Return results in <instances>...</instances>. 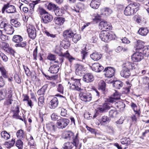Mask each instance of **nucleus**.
Returning <instances> with one entry per match:
<instances>
[{
	"label": "nucleus",
	"instance_id": "nucleus-1",
	"mask_svg": "<svg viewBox=\"0 0 149 149\" xmlns=\"http://www.w3.org/2000/svg\"><path fill=\"white\" fill-rule=\"evenodd\" d=\"M78 134H76L75 136L73 137L72 142H67L63 145L62 148L64 149H80L81 144L79 142L78 138Z\"/></svg>",
	"mask_w": 149,
	"mask_h": 149
},
{
	"label": "nucleus",
	"instance_id": "nucleus-2",
	"mask_svg": "<svg viewBox=\"0 0 149 149\" xmlns=\"http://www.w3.org/2000/svg\"><path fill=\"white\" fill-rule=\"evenodd\" d=\"M68 83L70 84V87L73 90L78 91H80L81 90L80 79L72 78L71 80L68 82Z\"/></svg>",
	"mask_w": 149,
	"mask_h": 149
},
{
	"label": "nucleus",
	"instance_id": "nucleus-3",
	"mask_svg": "<svg viewBox=\"0 0 149 149\" xmlns=\"http://www.w3.org/2000/svg\"><path fill=\"white\" fill-rule=\"evenodd\" d=\"M99 37L102 41L108 42L110 40L115 39V36L109 33L106 31H101L99 34Z\"/></svg>",
	"mask_w": 149,
	"mask_h": 149
},
{
	"label": "nucleus",
	"instance_id": "nucleus-4",
	"mask_svg": "<svg viewBox=\"0 0 149 149\" xmlns=\"http://www.w3.org/2000/svg\"><path fill=\"white\" fill-rule=\"evenodd\" d=\"M5 12L8 13H12L16 12V10L14 6L8 3L3 5L2 9L3 13H4Z\"/></svg>",
	"mask_w": 149,
	"mask_h": 149
},
{
	"label": "nucleus",
	"instance_id": "nucleus-5",
	"mask_svg": "<svg viewBox=\"0 0 149 149\" xmlns=\"http://www.w3.org/2000/svg\"><path fill=\"white\" fill-rule=\"evenodd\" d=\"M22 38L19 35H15L13 38V41L17 43L15 45V47H23L26 45V41L22 42Z\"/></svg>",
	"mask_w": 149,
	"mask_h": 149
},
{
	"label": "nucleus",
	"instance_id": "nucleus-6",
	"mask_svg": "<svg viewBox=\"0 0 149 149\" xmlns=\"http://www.w3.org/2000/svg\"><path fill=\"white\" fill-rule=\"evenodd\" d=\"M70 120L67 118H61L58 120L56 126L59 129L65 128L69 124Z\"/></svg>",
	"mask_w": 149,
	"mask_h": 149
},
{
	"label": "nucleus",
	"instance_id": "nucleus-7",
	"mask_svg": "<svg viewBox=\"0 0 149 149\" xmlns=\"http://www.w3.org/2000/svg\"><path fill=\"white\" fill-rule=\"evenodd\" d=\"M79 96L81 100L84 102H90L92 99L91 94L89 93H84L81 92L79 94Z\"/></svg>",
	"mask_w": 149,
	"mask_h": 149
},
{
	"label": "nucleus",
	"instance_id": "nucleus-8",
	"mask_svg": "<svg viewBox=\"0 0 149 149\" xmlns=\"http://www.w3.org/2000/svg\"><path fill=\"white\" fill-rule=\"evenodd\" d=\"M115 70L113 67H109L105 68L103 72L105 76L108 78H111L114 75Z\"/></svg>",
	"mask_w": 149,
	"mask_h": 149
},
{
	"label": "nucleus",
	"instance_id": "nucleus-9",
	"mask_svg": "<svg viewBox=\"0 0 149 149\" xmlns=\"http://www.w3.org/2000/svg\"><path fill=\"white\" fill-rule=\"evenodd\" d=\"M123 68L130 71L131 70L138 69V66L137 64L132 63L129 61H126L123 64Z\"/></svg>",
	"mask_w": 149,
	"mask_h": 149
},
{
	"label": "nucleus",
	"instance_id": "nucleus-10",
	"mask_svg": "<svg viewBox=\"0 0 149 149\" xmlns=\"http://www.w3.org/2000/svg\"><path fill=\"white\" fill-rule=\"evenodd\" d=\"M143 58V55L141 52H137L134 53L131 57L132 61L135 62H139Z\"/></svg>",
	"mask_w": 149,
	"mask_h": 149
},
{
	"label": "nucleus",
	"instance_id": "nucleus-11",
	"mask_svg": "<svg viewBox=\"0 0 149 149\" xmlns=\"http://www.w3.org/2000/svg\"><path fill=\"white\" fill-rule=\"evenodd\" d=\"M99 26L103 31H106L107 29H110L111 28V24L105 21H102L99 24Z\"/></svg>",
	"mask_w": 149,
	"mask_h": 149
},
{
	"label": "nucleus",
	"instance_id": "nucleus-12",
	"mask_svg": "<svg viewBox=\"0 0 149 149\" xmlns=\"http://www.w3.org/2000/svg\"><path fill=\"white\" fill-rule=\"evenodd\" d=\"M84 5L83 4L79 3L72 8V9L73 12L79 13L81 12L83 9L84 8Z\"/></svg>",
	"mask_w": 149,
	"mask_h": 149
},
{
	"label": "nucleus",
	"instance_id": "nucleus-13",
	"mask_svg": "<svg viewBox=\"0 0 149 149\" xmlns=\"http://www.w3.org/2000/svg\"><path fill=\"white\" fill-rule=\"evenodd\" d=\"M27 30L30 38L34 39L36 36V30L35 27L33 26H30Z\"/></svg>",
	"mask_w": 149,
	"mask_h": 149
},
{
	"label": "nucleus",
	"instance_id": "nucleus-14",
	"mask_svg": "<svg viewBox=\"0 0 149 149\" xmlns=\"http://www.w3.org/2000/svg\"><path fill=\"white\" fill-rule=\"evenodd\" d=\"M94 80V77L91 73H86L85 74L83 78V80L86 83L91 82L93 81Z\"/></svg>",
	"mask_w": 149,
	"mask_h": 149
},
{
	"label": "nucleus",
	"instance_id": "nucleus-15",
	"mask_svg": "<svg viewBox=\"0 0 149 149\" xmlns=\"http://www.w3.org/2000/svg\"><path fill=\"white\" fill-rule=\"evenodd\" d=\"M77 68L75 73L77 75L81 76L82 75L83 71H84L85 68L84 66L81 64H77L76 65Z\"/></svg>",
	"mask_w": 149,
	"mask_h": 149
},
{
	"label": "nucleus",
	"instance_id": "nucleus-16",
	"mask_svg": "<svg viewBox=\"0 0 149 149\" xmlns=\"http://www.w3.org/2000/svg\"><path fill=\"white\" fill-rule=\"evenodd\" d=\"M52 16L49 14L48 13L43 15L42 17V20L43 22L45 24H47L51 22L53 19Z\"/></svg>",
	"mask_w": 149,
	"mask_h": 149
},
{
	"label": "nucleus",
	"instance_id": "nucleus-17",
	"mask_svg": "<svg viewBox=\"0 0 149 149\" xmlns=\"http://www.w3.org/2000/svg\"><path fill=\"white\" fill-rule=\"evenodd\" d=\"M58 99L56 97H54L50 101L49 106L51 109H54L58 106Z\"/></svg>",
	"mask_w": 149,
	"mask_h": 149
},
{
	"label": "nucleus",
	"instance_id": "nucleus-18",
	"mask_svg": "<svg viewBox=\"0 0 149 149\" xmlns=\"http://www.w3.org/2000/svg\"><path fill=\"white\" fill-rule=\"evenodd\" d=\"M92 70L96 72H100L103 70L104 67L98 63H94L91 67Z\"/></svg>",
	"mask_w": 149,
	"mask_h": 149
},
{
	"label": "nucleus",
	"instance_id": "nucleus-19",
	"mask_svg": "<svg viewBox=\"0 0 149 149\" xmlns=\"http://www.w3.org/2000/svg\"><path fill=\"white\" fill-rule=\"evenodd\" d=\"M74 32L71 29H70L65 31L63 33V36L65 38L67 39L72 38Z\"/></svg>",
	"mask_w": 149,
	"mask_h": 149
},
{
	"label": "nucleus",
	"instance_id": "nucleus-20",
	"mask_svg": "<svg viewBox=\"0 0 149 149\" xmlns=\"http://www.w3.org/2000/svg\"><path fill=\"white\" fill-rule=\"evenodd\" d=\"M110 107L107 103H104L102 106H99L98 109L99 111L101 113H104L106 111L110 109Z\"/></svg>",
	"mask_w": 149,
	"mask_h": 149
},
{
	"label": "nucleus",
	"instance_id": "nucleus-21",
	"mask_svg": "<svg viewBox=\"0 0 149 149\" xmlns=\"http://www.w3.org/2000/svg\"><path fill=\"white\" fill-rule=\"evenodd\" d=\"M59 69V66L58 65H52L50 66L48 71L51 73L56 74L58 72Z\"/></svg>",
	"mask_w": 149,
	"mask_h": 149
},
{
	"label": "nucleus",
	"instance_id": "nucleus-22",
	"mask_svg": "<svg viewBox=\"0 0 149 149\" xmlns=\"http://www.w3.org/2000/svg\"><path fill=\"white\" fill-rule=\"evenodd\" d=\"M124 13L127 16L132 15L135 13L129 5L125 8Z\"/></svg>",
	"mask_w": 149,
	"mask_h": 149
},
{
	"label": "nucleus",
	"instance_id": "nucleus-23",
	"mask_svg": "<svg viewBox=\"0 0 149 149\" xmlns=\"http://www.w3.org/2000/svg\"><path fill=\"white\" fill-rule=\"evenodd\" d=\"M4 30L5 31L7 34H12L14 30L13 26L11 25L8 24L5 28L4 29Z\"/></svg>",
	"mask_w": 149,
	"mask_h": 149
},
{
	"label": "nucleus",
	"instance_id": "nucleus-24",
	"mask_svg": "<svg viewBox=\"0 0 149 149\" xmlns=\"http://www.w3.org/2000/svg\"><path fill=\"white\" fill-rule=\"evenodd\" d=\"M57 128V126H56L55 124L53 122H50L47 124V129L52 132H55Z\"/></svg>",
	"mask_w": 149,
	"mask_h": 149
},
{
	"label": "nucleus",
	"instance_id": "nucleus-25",
	"mask_svg": "<svg viewBox=\"0 0 149 149\" xmlns=\"http://www.w3.org/2000/svg\"><path fill=\"white\" fill-rule=\"evenodd\" d=\"M123 69L120 72V75L125 78H128L130 75V71L123 68Z\"/></svg>",
	"mask_w": 149,
	"mask_h": 149
},
{
	"label": "nucleus",
	"instance_id": "nucleus-26",
	"mask_svg": "<svg viewBox=\"0 0 149 149\" xmlns=\"http://www.w3.org/2000/svg\"><path fill=\"white\" fill-rule=\"evenodd\" d=\"M19 111V107L17 105L16 107L13 110L14 114L13 115V117L23 121V119L18 114Z\"/></svg>",
	"mask_w": 149,
	"mask_h": 149
},
{
	"label": "nucleus",
	"instance_id": "nucleus-27",
	"mask_svg": "<svg viewBox=\"0 0 149 149\" xmlns=\"http://www.w3.org/2000/svg\"><path fill=\"white\" fill-rule=\"evenodd\" d=\"M102 13H101V15L105 16H109L112 12V10L108 8H105L102 9Z\"/></svg>",
	"mask_w": 149,
	"mask_h": 149
},
{
	"label": "nucleus",
	"instance_id": "nucleus-28",
	"mask_svg": "<svg viewBox=\"0 0 149 149\" xmlns=\"http://www.w3.org/2000/svg\"><path fill=\"white\" fill-rule=\"evenodd\" d=\"M90 56L93 60L97 61L101 58L102 55L100 53L95 52L91 54Z\"/></svg>",
	"mask_w": 149,
	"mask_h": 149
},
{
	"label": "nucleus",
	"instance_id": "nucleus-29",
	"mask_svg": "<svg viewBox=\"0 0 149 149\" xmlns=\"http://www.w3.org/2000/svg\"><path fill=\"white\" fill-rule=\"evenodd\" d=\"M144 43L143 42L140 40H138L136 43V44L135 45L134 47L136 48V50H141L144 46Z\"/></svg>",
	"mask_w": 149,
	"mask_h": 149
},
{
	"label": "nucleus",
	"instance_id": "nucleus-30",
	"mask_svg": "<svg viewBox=\"0 0 149 149\" xmlns=\"http://www.w3.org/2000/svg\"><path fill=\"white\" fill-rule=\"evenodd\" d=\"M100 0H92L90 3L91 7L95 9L98 8L100 5Z\"/></svg>",
	"mask_w": 149,
	"mask_h": 149
},
{
	"label": "nucleus",
	"instance_id": "nucleus-31",
	"mask_svg": "<svg viewBox=\"0 0 149 149\" xmlns=\"http://www.w3.org/2000/svg\"><path fill=\"white\" fill-rule=\"evenodd\" d=\"M136 13L139 9L140 5L137 2H133L129 4Z\"/></svg>",
	"mask_w": 149,
	"mask_h": 149
},
{
	"label": "nucleus",
	"instance_id": "nucleus-32",
	"mask_svg": "<svg viewBox=\"0 0 149 149\" xmlns=\"http://www.w3.org/2000/svg\"><path fill=\"white\" fill-rule=\"evenodd\" d=\"M12 95L11 93H10L8 95V97L4 102V104L5 105L9 106L12 104V102L13 101L12 99Z\"/></svg>",
	"mask_w": 149,
	"mask_h": 149
},
{
	"label": "nucleus",
	"instance_id": "nucleus-33",
	"mask_svg": "<svg viewBox=\"0 0 149 149\" xmlns=\"http://www.w3.org/2000/svg\"><path fill=\"white\" fill-rule=\"evenodd\" d=\"M55 23L58 25H62L65 22V19L60 17H55L54 19Z\"/></svg>",
	"mask_w": 149,
	"mask_h": 149
},
{
	"label": "nucleus",
	"instance_id": "nucleus-34",
	"mask_svg": "<svg viewBox=\"0 0 149 149\" xmlns=\"http://www.w3.org/2000/svg\"><path fill=\"white\" fill-rule=\"evenodd\" d=\"M47 87L48 84H46L44 85L41 89L38 91L37 92V94L39 95H44Z\"/></svg>",
	"mask_w": 149,
	"mask_h": 149
},
{
	"label": "nucleus",
	"instance_id": "nucleus-35",
	"mask_svg": "<svg viewBox=\"0 0 149 149\" xmlns=\"http://www.w3.org/2000/svg\"><path fill=\"white\" fill-rule=\"evenodd\" d=\"M148 30L147 28H141L138 31V33L142 36H145L147 34Z\"/></svg>",
	"mask_w": 149,
	"mask_h": 149
},
{
	"label": "nucleus",
	"instance_id": "nucleus-36",
	"mask_svg": "<svg viewBox=\"0 0 149 149\" xmlns=\"http://www.w3.org/2000/svg\"><path fill=\"white\" fill-rule=\"evenodd\" d=\"M8 24L6 20L5 19H3L0 20V29H3L5 28Z\"/></svg>",
	"mask_w": 149,
	"mask_h": 149
},
{
	"label": "nucleus",
	"instance_id": "nucleus-37",
	"mask_svg": "<svg viewBox=\"0 0 149 149\" xmlns=\"http://www.w3.org/2000/svg\"><path fill=\"white\" fill-rule=\"evenodd\" d=\"M16 135L18 138L20 139H22L25 138V135L23 130H20L16 133Z\"/></svg>",
	"mask_w": 149,
	"mask_h": 149
},
{
	"label": "nucleus",
	"instance_id": "nucleus-38",
	"mask_svg": "<svg viewBox=\"0 0 149 149\" xmlns=\"http://www.w3.org/2000/svg\"><path fill=\"white\" fill-rule=\"evenodd\" d=\"M1 138L5 140H7L10 138V135L6 131H2L1 133Z\"/></svg>",
	"mask_w": 149,
	"mask_h": 149
},
{
	"label": "nucleus",
	"instance_id": "nucleus-39",
	"mask_svg": "<svg viewBox=\"0 0 149 149\" xmlns=\"http://www.w3.org/2000/svg\"><path fill=\"white\" fill-rule=\"evenodd\" d=\"M113 82H114L113 84V86L116 89H120L123 86V83L120 81H116Z\"/></svg>",
	"mask_w": 149,
	"mask_h": 149
},
{
	"label": "nucleus",
	"instance_id": "nucleus-40",
	"mask_svg": "<svg viewBox=\"0 0 149 149\" xmlns=\"http://www.w3.org/2000/svg\"><path fill=\"white\" fill-rule=\"evenodd\" d=\"M141 52H142L143 55L144 54L146 56H149V46L143 47Z\"/></svg>",
	"mask_w": 149,
	"mask_h": 149
},
{
	"label": "nucleus",
	"instance_id": "nucleus-41",
	"mask_svg": "<svg viewBox=\"0 0 149 149\" xmlns=\"http://www.w3.org/2000/svg\"><path fill=\"white\" fill-rule=\"evenodd\" d=\"M81 39V36L80 35L74 33L72 37V40L74 43L77 42Z\"/></svg>",
	"mask_w": 149,
	"mask_h": 149
},
{
	"label": "nucleus",
	"instance_id": "nucleus-42",
	"mask_svg": "<svg viewBox=\"0 0 149 149\" xmlns=\"http://www.w3.org/2000/svg\"><path fill=\"white\" fill-rule=\"evenodd\" d=\"M10 23L12 26H13L16 28L19 27L21 26L20 23L17 20L14 19H13L11 20Z\"/></svg>",
	"mask_w": 149,
	"mask_h": 149
},
{
	"label": "nucleus",
	"instance_id": "nucleus-43",
	"mask_svg": "<svg viewBox=\"0 0 149 149\" xmlns=\"http://www.w3.org/2000/svg\"><path fill=\"white\" fill-rule=\"evenodd\" d=\"M15 143V140L12 139L11 141L5 142L4 145L7 148H10L13 146Z\"/></svg>",
	"mask_w": 149,
	"mask_h": 149
},
{
	"label": "nucleus",
	"instance_id": "nucleus-44",
	"mask_svg": "<svg viewBox=\"0 0 149 149\" xmlns=\"http://www.w3.org/2000/svg\"><path fill=\"white\" fill-rule=\"evenodd\" d=\"M76 135L74 136V133L70 131H67L65 133V139H70V138H72L73 140V137L75 136Z\"/></svg>",
	"mask_w": 149,
	"mask_h": 149
},
{
	"label": "nucleus",
	"instance_id": "nucleus-45",
	"mask_svg": "<svg viewBox=\"0 0 149 149\" xmlns=\"http://www.w3.org/2000/svg\"><path fill=\"white\" fill-rule=\"evenodd\" d=\"M100 123L101 124L104 125L109 122V118L108 117L104 116L102 117Z\"/></svg>",
	"mask_w": 149,
	"mask_h": 149
},
{
	"label": "nucleus",
	"instance_id": "nucleus-46",
	"mask_svg": "<svg viewBox=\"0 0 149 149\" xmlns=\"http://www.w3.org/2000/svg\"><path fill=\"white\" fill-rule=\"evenodd\" d=\"M58 6L52 3H49L47 7V9L49 10H54L58 8Z\"/></svg>",
	"mask_w": 149,
	"mask_h": 149
},
{
	"label": "nucleus",
	"instance_id": "nucleus-47",
	"mask_svg": "<svg viewBox=\"0 0 149 149\" xmlns=\"http://www.w3.org/2000/svg\"><path fill=\"white\" fill-rule=\"evenodd\" d=\"M44 33L48 37L52 39L53 38H56V34H52V33L49 32L46 30L44 31Z\"/></svg>",
	"mask_w": 149,
	"mask_h": 149
},
{
	"label": "nucleus",
	"instance_id": "nucleus-48",
	"mask_svg": "<svg viewBox=\"0 0 149 149\" xmlns=\"http://www.w3.org/2000/svg\"><path fill=\"white\" fill-rule=\"evenodd\" d=\"M0 72H1L3 77H6V74L7 71L5 68L4 66L3 65L0 67Z\"/></svg>",
	"mask_w": 149,
	"mask_h": 149
},
{
	"label": "nucleus",
	"instance_id": "nucleus-49",
	"mask_svg": "<svg viewBox=\"0 0 149 149\" xmlns=\"http://www.w3.org/2000/svg\"><path fill=\"white\" fill-rule=\"evenodd\" d=\"M7 91L5 89L0 91V100H3L6 96Z\"/></svg>",
	"mask_w": 149,
	"mask_h": 149
},
{
	"label": "nucleus",
	"instance_id": "nucleus-50",
	"mask_svg": "<svg viewBox=\"0 0 149 149\" xmlns=\"http://www.w3.org/2000/svg\"><path fill=\"white\" fill-rule=\"evenodd\" d=\"M88 55V52L84 50H82L81 52V55L82 58V61L86 63L85 58Z\"/></svg>",
	"mask_w": 149,
	"mask_h": 149
},
{
	"label": "nucleus",
	"instance_id": "nucleus-51",
	"mask_svg": "<svg viewBox=\"0 0 149 149\" xmlns=\"http://www.w3.org/2000/svg\"><path fill=\"white\" fill-rule=\"evenodd\" d=\"M99 88L103 91H104L106 88V84L102 80L99 83Z\"/></svg>",
	"mask_w": 149,
	"mask_h": 149
},
{
	"label": "nucleus",
	"instance_id": "nucleus-52",
	"mask_svg": "<svg viewBox=\"0 0 149 149\" xmlns=\"http://www.w3.org/2000/svg\"><path fill=\"white\" fill-rule=\"evenodd\" d=\"M54 12L55 15L57 16H61L63 14L62 10L58 7L54 10Z\"/></svg>",
	"mask_w": 149,
	"mask_h": 149
},
{
	"label": "nucleus",
	"instance_id": "nucleus-53",
	"mask_svg": "<svg viewBox=\"0 0 149 149\" xmlns=\"http://www.w3.org/2000/svg\"><path fill=\"white\" fill-rule=\"evenodd\" d=\"M23 66L26 75L28 76H30L31 75V72L27 66H25L24 65H23Z\"/></svg>",
	"mask_w": 149,
	"mask_h": 149
},
{
	"label": "nucleus",
	"instance_id": "nucleus-54",
	"mask_svg": "<svg viewBox=\"0 0 149 149\" xmlns=\"http://www.w3.org/2000/svg\"><path fill=\"white\" fill-rule=\"evenodd\" d=\"M59 109L61 110V116L64 117H66L68 115L67 114V111L65 109L63 108H59Z\"/></svg>",
	"mask_w": 149,
	"mask_h": 149
},
{
	"label": "nucleus",
	"instance_id": "nucleus-55",
	"mask_svg": "<svg viewBox=\"0 0 149 149\" xmlns=\"http://www.w3.org/2000/svg\"><path fill=\"white\" fill-rule=\"evenodd\" d=\"M44 98L43 96H40L38 98V104L39 106L42 107L44 102Z\"/></svg>",
	"mask_w": 149,
	"mask_h": 149
},
{
	"label": "nucleus",
	"instance_id": "nucleus-56",
	"mask_svg": "<svg viewBox=\"0 0 149 149\" xmlns=\"http://www.w3.org/2000/svg\"><path fill=\"white\" fill-rule=\"evenodd\" d=\"M16 146H17L19 149H22L23 143L21 140H18L16 143Z\"/></svg>",
	"mask_w": 149,
	"mask_h": 149
},
{
	"label": "nucleus",
	"instance_id": "nucleus-57",
	"mask_svg": "<svg viewBox=\"0 0 149 149\" xmlns=\"http://www.w3.org/2000/svg\"><path fill=\"white\" fill-rule=\"evenodd\" d=\"M64 88L61 84H59L57 88V91L60 93L63 94V93Z\"/></svg>",
	"mask_w": 149,
	"mask_h": 149
},
{
	"label": "nucleus",
	"instance_id": "nucleus-58",
	"mask_svg": "<svg viewBox=\"0 0 149 149\" xmlns=\"http://www.w3.org/2000/svg\"><path fill=\"white\" fill-rule=\"evenodd\" d=\"M38 11L40 14L41 15H43L47 13L46 10L42 7H39L38 9Z\"/></svg>",
	"mask_w": 149,
	"mask_h": 149
},
{
	"label": "nucleus",
	"instance_id": "nucleus-59",
	"mask_svg": "<svg viewBox=\"0 0 149 149\" xmlns=\"http://www.w3.org/2000/svg\"><path fill=\"white\" fill-rule=\"evenodd\" d=\"M0 56L2 58L3 61L6 62L8 60V57L3 53L0 52Z\"/></svg>",
	"mask_w": 149,
	"mask_h": 149
},
{
	"label": "nucleus",
	"instance_id": "nucleus-60",
	"mask_svg": "<svg viewBox=\"0 0 149 149\" xmlns=\"http://www.w3.org/2000/svg\"><path fill=\"white\" fill-rule=\"evenodd\" d=\"M117 114V112L116 110H111L109 112V115L112 117H115Z\"/></svg>",
	"mask_w": 149,
	"mask_h": 149
},
{
	"label": "nucleus",
	"instance_id": "nucleus-61",
	"mask_svg": "<svg viewBox=\"0 0 149 149\" xmlns=\"http://www.w3.org/2000/svg\"><path fill=\"white\" fill-rule=\"evenodd\" d=\"M121 143L123 144H126L127 145H129L130 143V142L129 139H123L121 141Z\"/></svg>",
	"mask_w": 149,
	"mask_h": 149
},
{
	"label": "nucleus",
	"instance_id": "nucleus-62",
	"mask_svg": "<svg viewBox=\"0 0 149 149\" xmlns=\"http://www.w3.org/2000/svg\"><path fill=\"white\" fill-rule=\"evenodd\" d=\"M112 96L116 100L120 99V95L116 91L113 93V95Z\"/></svg>",
	"mask_w": 149,
	"mask_h": 149
},
{
	"label": "nucleus",
	"instance_id": "nucleus-63",
	"mask_svg": "<svg viewBox=\"0 0 149 149\" xmlns=\"http://www.w3.org/2000/svg\"><path fill=\"white\" fill-rule=\"evenodd\" d=\"M125 106V104L123 102H119V104L117 105V107L121 110H123Z\"/></svg>",
	"mask_w": 149,
	"mask_h": 149
},
{
	"label": "nucleus",
	"instance_id": "nucleus-64",
	"mask_svg": "<svg viewBox=\"0 0 149 149\" xmlns=\"http://www.w3.org/2000/svg\"><path fill=\"white\" fill-rule=\"evenodd\" d=\"M2 49L6 51L9 47V45L7 42H4L2 45Z\"/></svg>",
	"mask_w": 149,
	"mask_h": 149
}]
</instances>
